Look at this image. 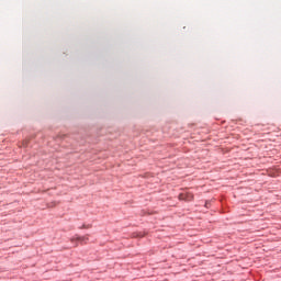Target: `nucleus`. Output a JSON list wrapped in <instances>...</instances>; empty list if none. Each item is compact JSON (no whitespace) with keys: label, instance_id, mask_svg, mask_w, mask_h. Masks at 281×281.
<instances>
[{"label":"nucleus","instance_id":"nucleus-3","mask_svg":"<svg viewBox=\"0 0 281 281\" xmlns=\"http://www.w3.org/2000/svg\"><path fill=\"white\" fill-rule=\"evenodd\" d=\"M210 205V203L205 202V207H207Z\"/></svg>","mask_w":281,"mask_h":281},{"label":"nucleus","instance_id":"nucleus-2","mask_svg":"<svg viewBox=\"0 0 281 281\" xmlns=\"http://www.w3.org/2000/svg\"><path fill=\"white\" fill-rule=\"evenodd\" d=\"M179 199L180 201H193L194 195L192 193H180Z\"/></svg>","mask_w":281,"mask_h":281},{"label":"nucleus","instance_id":"nucleus-1","mask_svg":"<svg viewBox=\"0 0 281 281\" xmlns=\"http://www.w3.org/2000/svg\"><path fill=\"white\" fill-rule=\"evenodd\" d=\"M87 240H89V238L85 236H79V235H76L75 237L71 238V243H74V247H78V243H80L81 245H85Z\"/></svg>","mask_w":281,"mask_h":281}]
</instances>
